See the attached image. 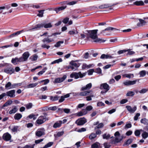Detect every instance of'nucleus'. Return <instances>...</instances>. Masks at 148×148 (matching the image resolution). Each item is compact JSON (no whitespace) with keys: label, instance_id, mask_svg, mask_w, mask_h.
<instances>
[{"label":"nucleus","instance_id":"obj_1","mask_svg":"<svg viewBox=\"0 0 148 148\" xmlns=\"http://www.w3.org/2000/svg\"><path fill=\"white\" fill-rule=\"evenodd\" d=\"M98 31L97 29H95L89 31L88 32L89 37L93 40L94 42H105V40L98 38L97 35Z\"/></svg>","mask_w":148,"mask_h":148},{"label":"nucleus","instance_id":"obj_2","mask_svg":"<svg viewBox=\"0 0 148 148\" xmlns=\"http://www.w3.org/2000/svg\"><path fill=\"white\" fill-rule=\"evenodd\" d=\"M86 75L85 73H82L81 72L78 73L73 72L70 75V77L71 78H74L75 79H78L79 77L82 78L85 76Z\"/></svg>","mask_w":148,"mask_h":148},{"label":"nucleus","instance_id":"obj_3","mask_svg":"<svg viewBox=\"0 0 148 148\" xmlns=\"http://www.w3.org/2000/svg\"><path fill=\"white\" fill-rule=\"evenodd\" d=\"M52 25L51 23H45L43 24H38L36 25L32 29H38L44 27L45 28H51Z\"/></svg>","mask_w":148,"mask_h":148},{"label":"nucleus","instance_id":"obj_4","mask_svg":"<svg viewBox=\"0 0 148 148\" xmlns=\"http://www.w3.org/2000/svg\"><path fill=\"white\" fill-rule=\"evenodd\" d=\"M45 134V130L43 128L38 129L35 132L36 136L40 137Z\"/></svg>","mask_w":148,"mask_h":148},{"label":"nucleus","instance_id":"obj_5","mask_svg":"<svg viewBox=\"0 0 148 148\" xmlns=\"http://www.w3.org/2000/svg\"><path fill=\"white\" fill-rule=\"evenodd\" d=\"M115 136V141L116 143H119L121 141L123 138L122 135H120L118 131L116 132L114 134Z\"/></svg>","mask_w":148,"mask_h":148},{"label":"nucleus","instance_id":"obj_6","mask_svg":"<svg viewBox=\"0 0 148 148\" xmlns=\"http://www.w3.org/2000/svg\"><path fill=\"white\" fill-rule=\"evenodd\" d=\"M77 61H72L70 62V65H71V69L74 71L77 70L80 65L79 63L76 62Z\"/></svg>","mask_w":148,"mask_h":148},{"label":"nucleus","instance_id":"obj_7","mask_svg":"<svg viewBox=\"0 0 148 148\" xmlns=\"http://www.w3.org/2000/svg\"><path fill=\"white\" fill-rule=\"evenodd\" d=\"M47 120L45 116H41L38 118L36 122L38 125H41L44 123Z\"/></svg>","mask_w":148,"mask_h":148},{"label":"nucleus","instance_id":"obj_8","mask_svg":"<svg viewBox=\"0 0 148 148\" xmlns=\"http://www.w3.org/2000/svg\"><path fill=\"white\" fill-rule=\"evenodd\" d=\"M147 19L148 20V17H144L143 19L140 18L138 19L139 22L137 24V26L140 27L145 25L148 22L146 20Z\"/></svg>","mask_w":148,"mask_h":148},{"label":"nucleus","instance_id":"obj_9","mask_svg":"<svg viewBox=\"0 0 148 148\" xmlns=\"http://www.w3.org/2000/svg\"><path fill=\"white\" fill-rule=\"evenodd\" d=\"M119 30L116 28L109 27H108L103 30H102L101 32V34H105L106 33L110 32L111 31H113L115 32L116 31H118Z\"/></svg>","mask_w":148,"mask_h":148},{"label":"nucleus","instance_id":"obj_10","mask_svg":"<svg viewBox=\"0 0 148 148\" xmlns=\"http://www.w3.org/2000/svg\"><path fill=\"white\" fill-rule=\"evenodd\" d=\"M29 53L28 51L24 53L22 55V57H21L22 62L27 61L29 56Z\"/></svg>","mask_w":148,"mask_h":148},{"label":"nucleus","instance_id":"obj_11","mask_svg":"<svg viewBox=\"0 0 148 148\" xmlns=\"http://www.w3.org/2000/svg\"><path fill=\"white\" fill-rule=\"evenodd\" d=\"M66 75H64L62 77H58L56 78L55 79L54 81L53 82L55 83H60L62 82L66 79Z\"/></svg>","mask_w":148,"mask_h":148},{"label":"nucleus","instance_id":"obj_12","mask_svg":"<svg viewBox=\"0 0 148 148\" xmlns=\"http://www.w3.org/2000/svg\"><path fill=\"white\" fill-rule=\"evenodd\" d=\"M136 80L134 81L127 80L124 82L123 84L125 86H129L135 84L136 83Z\"/></svg>","mask_w":148,"mask_h":148},{"label":"nucleus","instance_id":"obj_13","mask_svg":"<svg viewBox=\"0 0 148 148\" xmlns=\"http://www.w3.org/2000/svg\"><path fill=\"white\" fill-rule=\"evenodd\" d=\"M86 122V119L84 118L80 119L76 121L75 123L78 125H84Z\"/></svg>","mask_w":148,"mask_h":148},{"label":"nucleus","instance_id":"obj_14","mask_svg":"<svg viewBox=\"0 0 148 148\" xmlns=\"http://www.w3.org/2000/svg\"><path fill=\"white\" fill-rule=\"evenodd\" d=\"M100 89H104L105 90V92H106L109 90V85L106 83L101 84L100 85Z\"/></svg>","mask_w":148,"mask_h":148},{"label":"nucleus","instance_id":"obj_15","mask_svg":"<svg viewBox=\"0 0 148 148\" xmlns=\"http://www.w3.org/2000/svg\"><path fill=\"white\" fill-rule=\"evenodd\" d=\"M11 135L8 133L3 134V138L4 140L7 141L10 140L11 138Z\"/></svg>","mask_w":148,"mask_h":148},{"label":"nucleus","instance_id":"obj_16","mask_svg":"<svg viewBox=\"0 0 148 148\" xmlns=\"http://www.w3.org/2000/svg\"><path fill=\"white\" fill-rule=\"evenodd\" d=\"M15 90H12L9 91L7 92L6 93V95L10 97H13L15 96Z\"/></svg>","mask_w":148,"mask_h":148},{"label":"nucleus","instance_id":"obj_17","mask_svg":"<svg viewBox=\"0 0 148 148\" xmlns=\"http://www.w3.org/2000/svg\"><path fill=\"white\" fill-rule=\"evenodd\" d=\"M126 108L130 112L132 113L134 112L136 109V106L132 108L130 106H127Z\"/></svg>","mask_w":148,"mask_h":148},{"label":"nucleus","instance_id":"obj_18","mask_svg":"<svg viewBox=\"0 0 148 148\" xmlns=\"http://www.w3.org/2000/svg\"><path fill=\"white\" fill-rule=\"evenodd\" d=\"M21 60V58H13L12 59L11 62L12 63L14 64H17L18 62H22Z\"/></svg>","mask_w":148,"mask_h":148},{"label":"nucleus","instance_id":"obj_19","mask_svg":"<svg viewBox=\"0 0 148 148\" xmlns=\"http://www.w3.org/2000/svg\"><path fill=\"white\" fill-rule=\"evenodd\" d=\"M92 86V84L90 83L87 84L85 86L82 87L81 89V90L82 91H84L87 90H89L91 88Z\"/></svg>","mask_w":148,"mask_h":148},{"label":"nucleus","instance_id":"obj_20","mask_svg":"<svg viewBox=\"0 0 148 148\" xmlns=\"http://www.w3.org/2000/svg\"><path fill=\"white\" fill-rule=\"evenodd\" d=\"M14 71V69L11 68H7L4 70V72L5 73L10 74L13 73Z\"/></svg>","mask_w":148,"mask_h":148},{"label":"nucleus","instance_id":"obj_21","mask_svg":"<svg viewBox=\"0 0 148 148\" xmlns=\"http://www.w3.org/2000/svg\"><path fill=\"white\" fill-rule=\"evenodd\" d=\"M92 92V91L91 90H87L80 92L79 94V95L82 96H87L88 95L90 92Z\"/></svg>","mask_w":148,"mask_h":148},{"label":"nucleus","instance_id":"obj_22","mask_svg":"<svg viewBox=\"0 0 148 148\" xmlns=\"http://www.w3.org/2000/svg\"><path fill=\"white\" fill-rule=\"evenodd\" d=\"M62 123V121H59L56 122L53 125V127L54 128L59 127L61 126Z\"/></svg>","mask_w":148,"mask_h":148},{"label":"nucleus","instance_id":"obj_23","mask_svg":"<svg viewBox=\"0 0 148 148\" xmlns=\"http://www.w3.org/2000/svg\"><path fill=\"white\" fill-rule=\"evenodd\" d=\"M90 95L87 96L86 97V100L87 101H90L92 100V97H95V96L93 92V91L90 93Z\"/></svg>","mask_w":148,"mask_h":148},{"label":"nucleus","instance_id":"obj_24","mask_svg":"<svg viewBox=\"0 0 148 148\" xmlns=\"http://www.w3.org/2000/svg\"><path fill=\"white\" fill-rule=\"evenodd\" d=\"M22 116L21 114L17 113L15 114L14 116V118L15 120H18L22 117Z\"/></svg>","mask_w":148,"mask_h":148},{"label":"nucleus","instance_id":"obj_25","mask_svg":"<svg viewBox=\"0 0 148 148\" xmlns=\"http://www.w3.org/2000/svg\"><path fill=\"white\" fill-rule=\"evenodd\" d=\"M38 84V83H37L31 84L25 86V88H33L36 86Z\"/></svg>","mask_w":148,"mask_h":148},{"label":"nucleus","instance_id":"obj_26","mask_svg":"<svg viewBox=\"0 0 148 148\" xmlns=\"http://www.w3.org/2000/svg\"><path fill=\"white\" fill-rule=\"evenodd\" d=\"M66 6H62L58 8H56L54 10L57 13H58V12L60 11L63 10L66 8Z\"/></svg>","mask_w":148,"mask_h":148},{"label":"nucleus","instance_id":"obj_27","mask_svg":"<svg viewBox=\"0 0 148 148\" xmlns=\"http://www.w3.org/2000/svg\"><path fill=\"white\" fill-rule=\"evenodd\" d=\"M22 32V31H18L15 33L11 34L9 36V38H12L15 36H16L20 34L21 32Z\"/></svg>","mask_w":148,"mask_h":148},{"label":"nucleus","instance_id":"obj_28","mask_svg":"<svg viewBox=\"0 0 148 148\" xmlns=\"http://www.w3.org/2000/svg\"><path fill=\"white\" fill-rule=\"evenodd\" d=\"M133 4L136 5H143L144 4L143 1H136L133 3Z\"/></svg>","mask_w":148,"mask_h":148},{"label":"nucleus","instance_id":"obj_29","mask_svg":"<svg viewBox=\"0 0 148 148\" xmlns=\"http://www.w3.org/2000/svg\"><path fill=\"white\" fill-rule=\"evenodd\" d=\"M42 41L44 42L45 43V42H47V43H50L53 42L54 41L53 39H51L48 38H44L42 40Z\"/></svg>","mask_w":148,"mask_h":148},{"label":"nucleus","instance_id":"obj_30","mask_svg":"<svg viewBox=\"0 0 148 148\" xmlns=\"http://www.w3.org/2000/svg\"><path fill=\"white\" fill-rule=\"evenodd\" d=\"M38 57V56L36 54H34L30 57V59L32 61H34L36 60Z\"/></svg>","mask_w":148,"mask_h":148},{"label":"nucleus","instance_id":"obj_31","mask_svg":"<svg viewBox=\"0 0 148 148\" xmlns=\"http://www.w3.org/2000/svg\"><path fill=\"white\" fill-rule=\"evenodd\" d=\"M112 6L110 5L109 4H102L100 5L99 8L100 9H104L108 8L109 7L111 6Z\"/></svg>","mask_w":148,"mask_h":148},{"label":"nucleus","instance_id":"obj_32","mask_svg":"<svg viewBox=\"0 0 148 148\" xmlns=\"http://www.w3.org/2000/svg\"><path fill=\"white\" fill-rule=\"evenodd\" d=\"M92 148H101L100 144L97 143H95L92 145Z\"/></svg>","mask_w":148,"mask_h":148},{"label":"nucleus","instance_id":"obj_33","mask_svg":"<svg viewBox=\"0 0 148 148\" xmlns=\"http://www.w3.org/2000/svg\"><path fill=\"white\" fill-rule=\"evenodd\" d=\"M87 113L86 111L83 110L82 112H80L77 113V115L78 116H81L86 114Z\"/></svg>","mask_w":148,"mask_h":148},{"label":"nucleus","instance_id":"obj_34","mask_svg":"<svg viewBox=\"0 0 148 148\" xmlns=\"http://www.w3.org/2000/svg\"><path fill=\"white\" fill-rule=\"evenodd\" d=\"M7 8L5 6L0 7V14L3 13V14H5L6 12H4V10Z\"/></svg>","mask_w":148,"mask_h":148},{"label":"nucleus","instance_id":"obj_35","mask_svg":"<svg viewBox=\"0 0 148 148\" xmlns=\"http://www.w3.org/2000/svg\"><path fill=\"white\" fill-rule=\"evenodd\" d=\"M5 88L6 89H10L12 88V84L11 83L9 82L6 84L5 85Z\"/></svg>","mask_w":148,"mask_h":148},{"label":"nucleus","instance_id":"obj_36","mask_svg":"<svg viewBox=\"0 0 148 148\" xmlns=\"http://www.w3.org/2000/svg\"><path fill=\"white\" fill-rule=\"evenodd\" d=\"M123 77H127L129 78H131V77H133L134 76L133 74H125L122 75Z\"/></svg>","mask_w":148,"mask_h":148},{"label":"nucleus","instance_id":"obj_37","mask_svg":"<svg viewBox=\"0 0 148 148\" xmlns=\"http://www.w3.org/2000/svg\"><path fill=\"white\" fill-rule=\"evenodd\" d=\"M112 58V57L110 56L105 54L102 55L100 57V58L102 59L111 58Z\"/></svg>","mask_w":148,"mask_h":148},{"label":"nucleus","instance_id":"obj_38","mask_svg":"<svg viewBox=\"0 0 148 148\" xmlns=\"http://www.w3.org/2000/svg\"><path fill=\"white\" fill-rule=\"evenodd\" d=\"M92 65V64H89V65H87L86 64H84L82 65V69H88L90 68Z\"/></svg>","mask_w":148,"mask_h":148},{"label":"nucleus","instance_id":"obj_39","mask_svg":"<svg viewBox=\"0 0 148 148\" xmlns=\"http://www.w3.org/2000/svg\"><path fill=\"white\" fill-rule=\"evenodd\" d=\"M59 97L57 96H56L54 97L51 96L50 97V99L52 101H54L58 100Z\"/></svg>","mask_w":148,"mask_h":148},{"label":"nucleus","instance_id":"obj_40","mask_svg":"<svg viewBox=\"0 0 148 148\" xmlns=\"http://www.w3.org/2000/svg\"><path fill=\"white\" fill-rule=\"evenodd\" d=\"M78 32L75 30L70 31L69 32L68 34L70 35H73L75 34H77Z\"/></svg>","mask_w":148,"mask_h":148},{"label":"nucleus","instance_id":"obj_41","mask_svg":"<svg viewBox=\"0 0 148 148\" xmlns=\"http://www.w3.org/2000/svg\"><path fill=\"white\" fill-rule=\"evenodd\" d=\"M142 136L143 139H145L148 137V133L146 132H143L142 134Z\"/></svg>","mask_w":148,"mask_h":148},{"label":"nucleus","instance_id":"obj_42","mask_svg":"<svg viewBox=\"0 0 148 148\" xmlns=\"http://www.w3.org/2000/svg\"><path fill=\"white\" fill-rule=\"evenodd\" d=\"M148 91V88H143L138 91V92L140 94H143L145 93Z\"/></svg>","mask_w":148,"mask_h":148},{"label":"nucleus","instance_id":"obj_43","mask_svg":"<svg viewBox=\"0 0 148 148\" xmlns=\"http://www.w3.org/2000/svg\"><path fill=\"white\" fill-rule=\"evenodd\" d=\"M140 122L146 125L148 123V120L146 118H144L141 120Z\"/></svg>","mask_w":148,"mask_h":148},{"label":"nucleus","instance_id":"obj_44","mask_svg":"<svg viewBox=\"0 0 148 148\" xmlns=\"http://www.w3.org/2000/svg\"><path fill=\"white\" fill-rule=\"evenodd\" d=\"M64 43L63 41H59L57 42L56 44L54 45V47H58L60 46L61 44Z\"/></svg>","mask_w":148,"mask_h":148},{"label":"nucleus","instance_id":"obj_45","mask_svg":"<svg viewBox=\"0 0 148 148\" xmlns=\"http://www.w3.org/2000/svg\"><path fill=\"white\" fill-rule=\"evenodd\" d=\"M139 74L140 75V77H143L145 75L146 72L144 70L140 72Z\"/></svg>","mask_w":148,"mask_h":148},{"label":"nucleus","instance_id":"obj_46","mask_svg":"<svg viewBox=\"0 0 148 148\" xmlns=\"http://www.w3.org/2000/svg\"><path fill=\"white\" fill-rule=\"evenodd\" d=\"M17 108L16 107H15L14 108L9 111V113L10 114L14 113L17 111Z\"/></svg>","mask_w":148,"mask_h":148},{"label":"nucleus","instance_id":"obj_47","mask_svg":"<svg viewBox=\"0 0 148 148\" xmlns=\"http://www.w3.org/2000/svg\"><path fill=\"white\" fill-rule=\"evenodd\" d=\"M12 101L11 100L8 101L3 105V107H4L7 106L11 104L12 103Z\"/></svg>","mask_w":148,"mask_h":148},{"label":"nucleus","instance_id":"obj_48","mask_svg":"<svg viewBox=\"0 0 148 148\" xmlns=\"http://www.w3.org/2000/svg\"><path fill=\"white\" fill-rule=\"evenodd\" d=\"M102 136L103 138L104 139H108L110 138V135L109 134H104L102 135Z\"/></svg>","mask_w":148,"mask_h":148},{"label":"nucleus","instance_id":"obj_49","mask_svg":"<svg viewBox=\"0 0 148 148\" xmlns=\"http://www.w3.org/2000/svg\"><path fill=\"white\" fill-rule=\"evenodd\" d=\"M44 11V10H43L38 11L39 14H38L37 16L40 17H43Z\"/></svg>","mask_w":148,"mask_h":148},{"label":"nucleus","instance_id":"obj_50","mask_svg":"<svg viewBox=\"0 0 148 148\" xmlns=\"http://www.w3.org/2000/svg\"><path fill=\"white\" fill-rule=\"evenodd\" d=\"M142 130H136L134 132V134L136 136H140V131H142Z\"/></svg>","mask_w":148,"mask_h":148},{"label":"nucleus","instance_id":"obj_51","mask_svg":"<svg viewBox=\"0 0 148 148\" xmlns=\"http://www.w3.org/2000/svg\"><path fill=\"white\" fill-rule=\"evenodd\" d=\"M135 94L134 92L133 91H129L127 92L126 94L127 96H133Z\"/></svg>","mask_w":148,"mask_h":148},{"label":"nucleus","instance_id":"obj_52","mask_svg":"<svg viewBox=\"0 0 148 148\" xmlns=\"http://www.w3.org/2000/svg\"><path fill=\"white\" fill-rule=\"evenodd\" d=\"M53 144V143L52 142H50L49 143H48L44 147L45 148H47L49 147H51L52 146Z\"/></svg>","mask_w":148,"mask_h":148},{"label":"nucleus","instance_id":"obj_53","mask_svg":"<svg viewBox=\"0 0 148 148\" xmlns=\"http://www.w3.org/2000/svg\"><path fill=\"white\" fill-rule=\"evenodd\" d=\"M32 104L31 103H29L25 105L26 108L27 109H30L32 106Z\"/></svg>","mask_w":148,"mask_h":148},{"label":"nucleus","instance_id":"obj_54","mask_svg":"<svg viewBox=\"0 0 148 148\" xmlns=\"http://www.w3.org/2000/svg\"><path fill=\"white\" fill-rule=\"evenodd\" d=\"M35 144L32 145H27L23 147L22 148H34Z\"/></svg>","mask_w":148,"mask_h":148},{"label":"nucleus","instance_id":"obj_55","mask_svg":"<svg viewBox=\"0 0 148 148\" xmlns=\"http://www.w3.org/2000/svg\"><path fill=\"white\" fill-rule=\"evenodd\" d=\"M127 51L128 52L127 54V55H132L134 54L135 53V52L134 51H131L130 49H128L127 50Z\"/></svg>","mask_w":148,"mask_h":148},{"label":"nucleus","instance_id":"obj_56","mask_svg":"<svg viewBox=\"0 0 148 148\" xmlns=\"http://www.w3.org/2000/svg\"><path fill=\"white\" fill-rule=\"evenodd\" d=\"M49 80L48 79H47L44 80H42V81H40L39 82V83H41L42 82H44V84L46 85L47 83H49Z\"/></svg>","mask_w":148,"mask_h":148},{"label":"nucleus","instance_id":"obj_57","mask_svg":"<svg viewBox=\"0 0 148 148\" xmlns=\"http://www.w3.org/2000/svg\"><path fill=\"white\" fill-rule=\"evenodd\" d=\"M97 106L98 107L103 106H105V104L104 103L102 102H99L97 103Z\"/></svg>","mask_w":148,"mask_h":148},{"label":"nucleus","instance_id":"obj_58","mask_svg":"<svg viewBox=\"0 0 148 148\" xmlns=\"http://www.w3.org/2000/svg\"><path fill=\"white\" fill-rule=\"evenodd\" d=\"M94 72V70L93 69H91L89 70L88 71V75H92L93 73Z\"/></svg>","mask_w":148,"mask_h":148},{"label":"nucleus","instance_id":"obj_59","mask_svg":"<svg viewBox=\"0 0 148 148\" xmlns=\"http://www.w3.org/2000/svg\"><path fill=\"white\" fill-rule=\"evenodd\" d=\"M96 137V135L95 133H92L89 136V138L92 139Z\"/></svg>","mask_w":148,"mask_h":148},{"label":"nucleus","instance_id":"obj_60","mask_svg":"<svg viewBox=\"0 0 148 148\" xmlns=\"http://www.w3.org/2000/svg\"><path fill=\"white\" fill-rule=\"evenodd\" d=\"M95 72L98 73H101V70L100 68H98L95 70Z\"/></svg>","mask_w":148,"mask_h":148},{"label":"nucleus","instance_id":"obj_61","mask_svg":"<svg viewBox=\"0 0 148 148\" xmlns=\"http://www.w3.org/2000/svg\"><path fill=\"white\" fill-rule=\"evenodd\" d=\"M140 114L139 113H136L134 116V119L135 121H136L138 120V117L140 116Z\"/></svg>","mask_w":148,"mask_h":148},{"label":"nucleus","instance_id":"obj_62","mask_svg":"<svg viewBox=\"0 0 148 148\" xmlns=\"http://www.w3.org/2000/svg\"><path fill=\"white\" fill-rule=\"evenodd\" d=\"M86 131V129L84 128H82L81 129H79L77 131L79 132H85Z\"/></svg>","mask_w":148,"mask_h":148},{"label":"nucleus","instance_id":"obj_63","mask_svg":"<svg viewBox=\"0 0 148 148\" xmlns=\"http://www.w3.org/2000/svg\"><path fill=\"white\" fill-rule=\"evenodd\" d=\"M69 20V18L66 17L63 20L62 22L65 24H66L68 23Z\"/></svg>","mask_w":148,"mask_h":148},{"label":"nucleus","instance_id":"obj_64","mask_svg":"<svg viewBox=\"0 0 148 148\" xmlns=\"http://www.w3.org/2000/svg\"><path fill=\"white\" fill-rule=\"evenodd\" d=\"M103 123H99L98 125L96 127L97 128H101L103 127Z\"/></svg>","mask_w":148,"mask_h":148}]
</instances>
